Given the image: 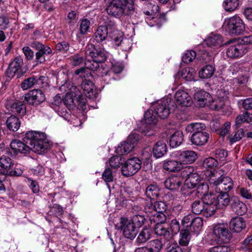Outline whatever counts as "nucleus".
<instances>
[{
    "mask_svg": "<svg viewBox=\"0 0 252 252\" xmlns=\"http://www.w3.org/2000/svg\"><path fill=\"white\" fill-rule=\"evenodd\" d=\"M24 142L18 140H13L10 143L11 151L9 153L13 156L18 153L28 154L31 150L38 154H41L50 148L51 143L48 141L45 133L30 131L25 135Z\"/></svg>",
    "mask_w": 252,
    "mask_h": 252,
    "instance_id": "f257e3e1",
    "label": "nucleus"
},
{
    "mask_svg": "<svg viewBox=\"0 0 252 252\" xmlns=\"http://www.w3.org/2000/svg\"><path fill=\"white\" fill-rule=\"evenodd\" d=\"M134 0H112L107 7V12L116 18L126 15L129 17L132 24H137L140 21L141 12L134 5Z\"/></svg>",
    "mask_w": 252,
    "mask_h": 252,
    "instance_id": "f03ea898",
    "label": "nucleus"
},
{
    "mask_svg": "<svg viewBox=\"0 0 252 252\" xmlns=\"http://www.w3.org/2000/svg\"><path fill=\"white\" fill-rule=\"evenodd\" d=\"M86 58L90 57L92 60H89L85 62L87 68L81 67L75 70V74L79 75L81 77L85 78L90 74L88 69L92 70L97 69L99 65V63L104 62L108 56L107 52L103 49L97 48L93 44H88L85 49Z\"/></svg>",
    "mask_w": 252,
    "mask_h": 252,
    "instance_id": "7ed1b4c3",
    "label": "nucleus"
},
{
    "mask_svg": "<svg viewBox=\"0 0 252 252\" xmlns=\"http://www.w3.org/2000/svg\"><path fill=\"white\" fill-rule=\"evenodd\" d=\"M63 76V81H61L63 83L64 81L65 82L60 87V90L62 91L66 92L63 101L66 106H70L73 103L74 100H76L80 106L83 108L85 106L86 103V99L82 94L79 89L77 87L70 84V82H67L66 79L67 76L65 72V70L60 71L58 74L57 80L58 81H61L60 78Z\"/></svg>",
    "mask_w": 252,
    "mask_h": 252,
    "instance_id": "20e7f679",
    "label": "nucleus"
},
{
    "mask_svg": "<svg viewBox=\"0 0 252 252\" xmlns=\"http://www.w3.org/2000/svg\"><path fill=\"white\" fill-rule=\"evenodd\" d=\"M206 179L216 192H227L233 187L232 180L228 177H223L221 172L218 170H207Z\"/></svg>",
    "mask_w": 252,
    "mask_h": 252,
    "instance_id": "39448f33",
    "label": "nucleus"
},
{
    "mask_svg": "<svg viewBox=\"0 0 252 252\" xmlns=\"http://www.w3.org/2000/svg\"><path fill=\"white\" fill-rule=\"evenodd\" d=\"M144 222V218L141 216H135L132 220L126 218H121L119 222L115 224V228L118 230H123L124 236L130 239L135 238L137 230V227H140Z\"/></svg>",
    "mask_w": 252,
    "mask_h": 252,
    "instance_id": "423d86ee",
    "label": "nucleus"
},
{
    "mask_svg": "<svg viewBox=\"0 0 252 252\" xmlns=\"http://www.w3.org/2000/svg\"><path fill=\"white\" fill-rule=\"evenodd\" d=\"M222 28L228 34L239 35L245 31V24L243 20L237 16H234L225 19Z\"/></svg>",
    "mask_w": 252,
    "mask_h": 252,
    "instance_id": "0eeeda50",
    "label": "nucleus"
},
{
    "mask_svg": "<svg viewBox=\"0 0 252 252\" xmlns=\"http://www.w3.org/2000/svg\"><path fill=\"white\" fill-rule=\"evenodd\" d=\"M172 102L170 98H163L154 105V113L161 119L166 118L170 114V103Z\"/></svg>",
    "mask_w": 252,
    "mask_h": 252,
    "instance_id": "6e6552de",
    "label": "nucleus"
},
{
    "mask_svg": "<svg viewBox=\"0 0 252 252\" xmlns=\"http://www.w3.org/2000/svg\"><path fill=\"white\" fill-rule=\"evenodd\" d=\"M154 111L152 110H148L144 114V122L140 127V130L145 135L150 136L153 134V133L149 132L153 129L157 124V119L154 115Z\"/></svg>",
    "mask_w": 252,
    "mask_h": 252,
    "instance_id": "1a4fd4ad",
    "label": "nucleus"
},
{
    "mask_svg": "<svg viewBox=\"0 0 252 252\" xmlns=\"http://www.w3.org/2000/svg\"><path fill=\"white\" fill-rule=\"evenodd\" d=\"M138 139L139 136L137 134L131 133L128 136L126 141L121 143L116 148V153L119 155L129 153L133 149Z\"/></svg>",
    "mask_w": 252,
    "mask_h": 252,
    "instance_id": "9d476101",
    "label": "nucleus"
},
{
    "mask_svg": "<svg viewBox=\"0 0 252 252\" xmlns=\"http://www.w3.org/2000/svg\"><path fill=\"white\" fill-rule=\"evenodd\" d=\"M141 161L134 157L126 160L122 167V173L125 176H131L136 173L141 168Z\"/></svg>",
    "mask_w": 252,
    "mask_h": 252,
    "instance_id": "9b49d317",
    "label": "nucleus"
},
{
    "mask_svg": "<svg viewBox=\"0 0 252 252\" xmlns=\"http://www.w3.org/2000/svg\"><path fill=\"white\" fill-rule=\"evenodd\" d=\"M213 234L217 243H227L230 240V234L226 226L224 224H218L214 226Z\"/></svg>",
    "mask_w": 252,
    "mask_h": 252,
    "instance_id": "f8f14e48",
    "label": "nucleus"
},
{
    "mask_svg": "<svg viewBox=\"0 0 252 252\" xmlns=\"http://www.w3.org/2000/svg\"><path fill=\"white\" fill-rule=\"evenodd\" d=\"M204 209L203 215L206 217H210L214 215L216 210L218 208L215 203V195L210 193L205 195L203 198Z\"/></svg>",
    "mask_w": 252,
    "mask_h": 252,
    "instance_id": "ddd939ff",
    "label": "nucleus"
},
{
    "mask_svg": "<svg viewBox=\"0 0 252 252\" xmlns=\"http://www.w3.org/2000/svg\"><path fill=\"white\" fill-rule=\"evenodd\" d=\"M25 100L30 104L38 105L44 101L45 97L40 90L34 89L25 94Z\"/></svg>",
    "mask_w": 252,
    "mask_h": 252,
    "instance_id": "4468645a",
    "label": "nucleus"
},
{
    "mask_svg": "<svg viewBox=\"0 0 252 252\" xmlns=\"http://www.w3.org/2000/svg\"><path fill=\"white\" fill-rule=\"evenodd\" d=\"M175 156L183 166L193 163L197 158L196 153L191 150L177 152Z\"/></svg>",
    "mask_w": 252,
    "mask_h": 252,
    "instance_id": "2eb2a0df",
    "label": "nucleus"
},
{
    "mask_svg": "<svg viewBox=\"0 0 252 252\" xmlns=\"http://www.w3.org/2000/svg\"><path fill=\"white\" fill-rule=\"evenodd\" d=\"M46 81V78L44 76L37 77L34 76L29 77L25 79L21 84V88L24 90H28L32 87H43Z\"/></svg>",
    "mask_w": 252,
    "mask_h": 252,
    "instance_id": "dca6fc26",
    "label": "nucleus"
},
{
    "mask_svg": "<svg viewBox=\"0 0 252 252\" xmlns=\"http://www.w3.org/2000/svg\"><path fill=\"white\" fill-rule=\"evenodd\" d=\"M248 50L245 45L237 43L229 46L226 51V54L229 58H237L241 57Z\"/></svg>",
    "mask_w": 252,
    "mask_h": 252,
    "instance_id": "f3484780",
    "label": "nucleus"
},
{
    "mask_svg": "<svg viewBox=\"0 0 252 252\" xmlns=\"http://www.w3.org/2000/svg\"><path fill=\"white\" fill-rule=\"evenodd\" d=\"M123 33L118 30H114L112 32L109 33V37L111 39L112 43L113 45L116 47L121 46V48L123 50L126 51L129 48V47H124V44H129L128 39L125 38L124 39Z\"/></svg>",
    "mask_w": 252,
    "mask_h": 252,
    "instance_id": "a211bd4d",
    "label": "nucleus"
},
{
    "mask_svg": "<svg viewBox=\"0 0 252 252\" xmlns=\"http://www.w3.org/2000/svg\"><path fill=\"white\" fill-rule=\"evenodd\" d=\"M177 105L181 106L189 107L192 104V100L189 94L182 90H178L175 94Z\"/></svg>",
    "mask_w": 252,
    "mask_h": 252,
    "instance_id": "6ab92c4d",
    "label": "nucleus"
},
{
    "mask_svg": "<svg viewBox=\"0 0 252 252\" xmlns=\"http://www.w3.org/2000/svg\"><path fill=\"white\" fill-rule=\"evenodd\" d=\"M23 64V59L21 56L16 57L10 63L6 70V75L8 77H13L16 72L20 70Z\"/></svg>",
    "mask_w": 252,
    "mask_h": 252,
    "instance_id": "aec40b11",
    "label": "nucleus"
},
{
    "mask_svg": "<svg viewBox=\"0 0 252 252\" xmlns=\"http://www.w3.org/2000/svg\"><path fill=\"white\" fill-rule=\"evenodd\" d=\"M194 99L197 101L198 105L201 107L209 106L212 100V96L207 92L203 90L197 91L194 94Z\"/></svg>",
    "mask_w": 252,
    "mask_h": 252,
    "instance_id": "412c9836",
    "label": "nucleus"
},
{
    "mask_svg": "<svg viewBox=\"0 0 252 252\" xmlns=\"http://www.w3.org/2000/svg\"><path fill=\"white\" fill-rule=\"evenodd\" d=\"M81 88L83 90L84 94L87 97L90 98L95 97L96 91L94 84L90 80L85 79L82 82Z\"/></svg>",
    "mask_w": 252,
    "mask_h": 252,
    "instance_id": "4be33fe9",
    "label": "nucleus"
},
{
    "mask_svg": "<svg viewBox=\"0 0 252 252\" xmlns=\"http://www.w3.org/2000/svg\"><path fill=\"white\" fill-rule=\"evenodd\" d=\"M154 231L157 235L163 236L166 240H169L172 237V234L169 230L167 223L155 224Z\"/></svg>",
    "mask_w": 252,
    "mask_h": 252,
    "instance_id": "5701e85b",
    "label": "nucleus"
},
{
    "mask_svg": "<svg viewBox=\"0 0 252 252\" xmlns=\"http://www.w3.org/2000/svg\"><path fill=\"white\" fill-rule=\"evenodd\" d=\"M209 134L208 132L193 133L191 137L192 144L202 146L205 145L208 141Z\"/></svg>",
    "mask_w": 252,
    "mask_h": 252,
    "instance_id": "b1692460",
    "label": "nucleus"
},
{
    "mask_svg": "<svg viewBox=\"0 0 252 252\" xmlns=\"http://www.w3.org/2000/svg\"><path fill=\"white\" fill-rule=\"evenodd\" d=\"M13 165V161L8 156L3 155L0 157V170L3 175H6Z\"/></svg>",
    "mask_w": 252,
    "mask_h": 252,
    "instance_id": "393cba45",
    "label": "nucleus"
},
{
    "mask_svg": "<svg viewBox=\"0 0 252 252\" xmlns=\"http://www.w3.org/2000/svg\"><path fill=\"white\" fill-rule=\"evenodd\" d=\"M229 226L234 232H239L245 227L246 223L242 218L236 217L231 220Z\"/></svg>",
    "mask_w": 252,
    "mask_h": 252,
    "instance_id": "a878e982",
    "label": "nucleus"
},
{
    "mask_svg": "<svg viewBox=\"0 0 252 252\" xmlns=\"http://www.w3.org/2000/svg\"><path fill=\"white\" fill-rule=\"evenodd\" d=\"M108 35V32L106 27L100 26L97 27L94 34V39L96 42L101 43L105 41Z\"/></svg>",
    "mask_w": 252,
    "mask_h": 252,
    "instance_id": "bb28decb",
    "label": "nucleus"
},
{
    "mask_svg": "<svg viewBox=\"0 0 252 252\" xmlns=\"http://www.w3.org/2000/svg\"><path fill=\"white\" fill-rule=\"evenodd\" d=\"M167 152V146L162 141H158L153 149V156L156 158H160Z\"/></svg>",
    "mask_w": 252,
    "mask_h": 252,
    "instance_id": "cd10ccee",
    "label": "nucleus"
},
{
    "mask_svg": "<svg viewBox=\"0 0 252 252\" xmlns=\"http://www.w3.org/2000/svg\"><path fill=\"white\" fill-rule=\"evenodd\" d=\"M181 184V178L177 176H170L164 181L165 188L170 190H174L178 189Z\"/></svg>",
    "mask_w": 252,
    "mask_h": 252,
    "instance_id": "c85d7f7f",
    "label": "nucleus"
},
{
    "mask_svg": "<svg viewBox=\"0 0 252 252\" xmlns=\"http://www.w3.org/2000/svg\"><path fill=\"white\" fill-rule=\"evenodd\" d=\"M219 193L217 197L215 196V203L218 206V209H223L229 203V196L227 192Z\"/></svg>",
    "mask_w": 252,
    "mask_h": 252,
    "instance_id": "c756f323",
    "label": "nucleus"
},
{
    "mask_svg": "<svg viewBox=\"0 0 252 252\" xmlns=\"http://www.w3.org/2000/svg\"><path fill=\"white\" fill-rule=\"evenodd\" d=\"M145 194L147 197L152 200H155L159 195V189L156 184L148 185L145 189Z\"/></svg>",
    "mask_w": 252,
    "mask_h": 252,
    "instance_id": "7c9ffc66",
    "label": "nucleus"
},
{
    "mask_svg": "<svg viewBox=\"0 0 252 252\" xmlns=\"http://www.w3.org/2000/svg\"><path fill=\"white\" fill-rule=\"evenodd\" d=\"M163 168L169 172L178 171L182 169L183 166L181 165L179 160H167L164 161L163 165Z\"/></svg>",
    "mask_w": 252,
    "mask_h": 252,
    "instance_id": "2f4dec72",
    "label": "nucleus"
},
{
    "mask_svg": "<svg viewBox=\"0 0 252 252\" xmlns=\"http://www.w3.org/2000/svg\"><path fill=\"white\" fill-rule=\"evenodd\" d=\"M215 68L212 65H207L202 67L198 72L199 77L201 79H208L213 76Z\"/></svg>",
    "mask_w": 252,
    "mask_h": 252,
    "instance_id": "473e14b6",
    "label": "nucleus"
},
{
    "mask_svg": "<svg viewBox=\"0 0 252 252\" xmlns=\"http://www.w3.org/2000/svg\"><path fill=\"white\" fill-rule=\"evenodd\" d=\"M200 181L199 175L194 172L188 177L185 180L184 187L189 189H193L195 188Z\"/></svg>",
    "mask_w": 252,
    "mask_h": 252,
    "instance_id": "72a5a7b5",
    "label": "nucleus"
},
{
    "mask_svg": "<svg viewBox=\"0 0 252 252\" xmlns=\"http://www.w3.org/2000/svg\"><path fill=\"white\" fill-rule=\"evenodd\" d=\"M222 43V38L220 34L211 33L206 40V43L208 46H220Z\"/></svg>",
    "mask_w": 252,
    "mask_h": 252,
    "instance_id": "f704fd0d",
    "label": "nucleus"
},
{
    "mask_svg": "<svg viewBox=\"0 0 252 252\" xmlns=\"http://www.w3.org/2000/svg\"><path fill=\"white\" fill-rule=\"evenodd\" d=\"M204 124L199 123H191L186 127V130L190 133H201L206 132Z\"/></svg>",
    "mask_w": 252,
    "mask_h": 252,
    "instance_id": "c9c22d12",
    "label": "nucleus"
},
{
    "mask_svg": "<svg viewBox=\"0 0 252 252\" xmlns=\"http://www.w3.org/2000/svg\"><path fill=\"white\" fill-rule=\"evenodd\" d=\"M183 139V133L181 131H177L170 137V146L172 148H176L181 144Z\"/></svg>",
    "mask_w": 252,
    "mask_h": 252,
    "instance_id": "e433bc0d",
    "label": "nucleus"
},
{
    "mask_svg": "<svg viewBox=\"0 0 252 252\" xmlns=\"http://www.w3.org/2000/svg\"><path fill=\"white\" fill-rule=\"evenodd\" d=\"M6 126L10 130L16 131L20 126L19 119L16 116H11L7 119Z\"/></svg>",
    "mask_w": 252,
    "mask_h": 252,
    "instance_id": "4c0bfd02",
    "label": "nucleus"
},
{
    "mask_svg": "<svg viewBox=\"0 0 252 252\" xmlns=\"http://www.w3.org/2000/svg\"><path fill=\"white\" fill-rule=\"evenodd\" d=\"M232 208L233 210L239 216L244 215L247 211V207L245 204L238 200H235L233 202Z\"/></svg>",
    "mask_w": 252,
    "mask_h": 252,
    "instance_id": "58836bf2",
    "label": "nucleus"
},
{
    "mask_svg": "<svg viewBox=\"0 0 252 252\" xmlns=\"http://www.w3.org/2000/svg\"><path fill=\"white\" fill-rule=\"evenodd\" d=\"M180 236V238L179 240L180 245L183 246H187L191 238L190 230L189 228L181 229Z\"/></svg>",
    "mask_w": 252,
    "mask_h": 252,
    "instance_id": "ea45409f",
    "label": "nucleus"
},
{
    "mask_svg": "<svg viewBox=\"0 0 252 252\" xmlns=\"http://www.w3.org/2000/svg\"><path fill=\"white\" fill-rule=\"evenodd\" d=\"M195 70L193 68L190 67H187L183 68L181 72L182 77L186 79L188 81L195 79Z\"/></svg>",
    "mask_w": 252,
    "mask_h": 252,
    "instance_id": "a19ab883",
    "label": "nucleus"
},
{
    "mask_svg": "<svg viewBox=\"0 0 252 252\" xmlns=\"http://www.w3.org/2000/svg\"><path fill=\"white\" fill-rule=\"evenodd\" d=\"M163 244L161 240L155 239L148 242L146 247H148L151 252H159Z\"/></svg>",
    "mask_w": 252,
    "mask_h": 252,
    "instance_id": "79ce46f5",
    "label": "nucleus"
},
{
    "mask_svg": "<svg viewBox=\"0 0 252 252\" xmlns=\"http://www.w3.org/2000/svg\"><path fill=\"white\" fill-rule=\"evenodd\" d=\"M11 110L15 113L23 115L26 113V106L24 103L18 101L12 104L11 106Z\"/></svg>",
    "mask_w": 252,
    "mask_h": 252,
    "instance_id": "37998d69",
    "label": "nucleus"
},
{
    "mask_svg": "<svg viewBox=\"0 0 252 252\" xmlns=\"http://www.w3.org/2000/svg\"><path fill=\"white\" fill-rule=\"evenodd\" d=\"M204 200H197L194 201L191 205V211L196 215L203 214L204 209Z\"/></svg>",
    "mask_w": 252,
    "mask_h": 252,
    "instance_id": "c03bdc74",
    "label": "nucleus"
},
{
    "mask_svg": "<svg viewBox=\"0 0 252 252\" xmlns=\"http://www.w3.org/2000/svg\"><path fill=\"white\" fill-rule=\"evenodd\" d=\"M151 235V230L149 228L144 229L138 235L136 241L138 243H144L150 239Z\"/></svg>",
    "mask_w": 252,
    "mask_h": 252,
    "instance_id": "a18cd8bd",
    "label": "nucleus"
},
{
    "mask_svg": "<svg viewBox=\"0 0 252 252\" xmlns=\"http://www.w3.org/2000/svg\"><path fill=\"white\" fill-rule=\"evenodd\" d=\"M225 101L218 99L217 97L215 100L213 99L212 98V100L209 103V106H210L212 109L219 110L223 108L225 104Z\"/></svg>",
    "mask_w": 252,
    "mask_h": 252,
    "instance_id": "49530a36",
    "label": "nucleus"
},
{
    "mask_svg": "<svg viewBox=\"0 0 252 252\" xmlns=\"http://www.w3.org/2000/svg\"><path fill=\"white\" fill-rule=\"evenodd\" d=\"M238 0H226L223 3L224 9L228 11L234 10L238 7Z\"/></svg>",
    "mask_w": 252,
    "mask_h": 252,
    "instance_id": "de8ad7c7",
    "label": "nucleus"
},
{
    "mask_svg": "<svg viewBox=\"0 0 252 252\" xmlns=\"http://www.w3.org/2000/svg\"><path fill=\"white\" fill-rule=\"evenodd\" d=\"M102 178L109 189L110 186L108 183L113 180V175L111 169L109 168H106L102 174Z\"/></svg>",
    "mask_w": 252,
    "mask_h": 252,
    "instance_id": "09e8293b",
    "label": "nucleus"
},
{
    "mask_svg": "<svg viewBox=\"0 0 252 252\" xmlns=\"http://www.w3.org/2000/svg\"><path fill=\"white\" fill-rule=\"evenodd\" d=\"M190 224L191 226L190 227V230L193 231H197V229L201 227L203 225V220L202 218L200 217H196L194 218V217L193 216Z\"/></svg>",
    "mask_w": 252,
    "mask_h": 252,
    "instance_id": "8fccbe9b",
    "label": "nucleus"
},
{
    "mask_svg": "<svg viewBox=\"0 0 252 252\" xmlns=\"http://www.w3.org/2000/svg\"><path fill=\"white\" fill-rule=\"evenodd\" d=\"M90 26V21L87 19H83L80 21V33L84 35L89 31Z\"/></svg>",
    "mask_w": 252,
    "mask_h": 252,
    "instance_id": "3c124183",
    "label": "nucleus"
},
{
    "mask_svg": "<svg viewBox=\"0 0 252 252\" xmlns=\"http://www.w3.org/2000/svg\"><path fill=\"white\" fill-rule=\"evenodd\" d=\"M196 56V52L193 50L187 51L182 57V61L186 63H190L195 59Z\"/></svg>",
    "mask_w": 252,
    "mask_h": 252,
    "instance_id": "603ef678",
    "label": "nucleus"
},
{
    "mask_svg": "<svg viewBox=\"0 0 252 252\" xmlns=\"http://www.w3.org/2000/svg\"><path fill=\"white\" fill-rule=\"evenodd\" d=\"M152 220L157 224H165L166 216L164 213H154Z\"/></svg>",
    "mask_w": 252,
    "mask_h": 252,
    "instance_id": "864d4df0",
    "label": "nucleus"
},
{
    "mask_svg": "<svg viewBox=\"0 0 252 252\" xmlns=\"http://www.w3.org/2000/svg\"><path fill=\"white\" fill-rule=\"evenodd\" d=\"M197 192L200 195H202L204 197L205 195L210 194H208L209 186L207 183L203 182L200 184L197 187Z\"/></svg>",
    "mask_w": 252,
    "mask_h": 252,
    "instance_id": "5fc2aeb1",
    "label": "nucleus"
},
{
    "mask_svg": "<svg viewBox=\"0 0 252 252\" xmlns=\"http://www.w3.org/2000/svg\"><path fill=\"white\" fill-rule=\"evenodd\" d=\"M25 182L29 185L33 193H36L39 192V187L37 182L35 180H33L31 178H27L25 180Z\"/></svg>",
    "mask_w": 252,
    "mask_h": 252,
    "instance_id": "6e6d98bb",
    "label": "nucleus"
},
{
    "mask_svg": "<svg viewBox=\"0 0 252 252\" xmlns=\"http://www.w3.org/2000/svg\"><path fill=\"white\" fill-rule=\"evenodd\" d=\"M232 81L233 85L235 87H237L241 85L246 84L248 81V77L247 76L242 74L238 76L237 78H234L232 79Z\"/></svg>",
    "mask_w": 252,
    "mask_h": 252,
    "instance_id": "4d7b16f0",
    "label": "nucleus"
},
{
    "mask_svg": "<svg viewBox=\"0 0 252 252\" xmlns=\"http://www.w3.org/2000/svg\"><path fill=\"white\" fill-rule=\"evenodd\" d=\"M154 203L155 213H164L167 208L165 203L162 201H155Z\"/></svg>",
    "mask_w": 252,
    "mask_h": 252,
    "instance_id": "13d9d810",
    "label": "nucleus"
},
{
    "mask_svg": "<svg viewBox=\"0 0 252 252\" xmlns=\"http://www.w3.org/2000/svg\"><path fill=\"white\" fill-rule=\"evenodd\" d=\"M24 168L20 165H16L15 168L12 169H10L6 175L10 176H21L23 173Z\"/></svg>",
    "mask_w": 252,
    "mask_h": 252,
    "instance_id": "bf43d9fd",
    "label": "nucleus"
},
{
    "mask_svg": "<svg viewBox=\"0 0 252 252\" xmlns=\"http://www.w3.org/2000/svg\"><path fill=\"white\" fill-rule=\"evenodd\" d=\"M122 158L120 156H115L111 157L109 159V164L113 168H118L122 163Z\"/></svg>",
    "mask_w": 252,
    "mask_h": 252,
    "instance_id": "052dcab7",
    "label": "nucleus"
},
{
    "mask_svg": "<svg viewBox=\"0 0 252 252\" xmlns=\"http://www.w3.org/2000/svg\"><path fill=\"white\" fill-rule=\"evenodd\" d=\"M69 44L66 41L58 43L56 45V50L62 53H66L69 50Z\"/></svg>",
    "mask_w": 252,
    "mask_h": 252,
    "instance_id": "680f3d73",
    "label": "nucleus"
},
{
    "mask_svg": "<svg viewBox=\"0 0 252 252\" xmlns=\"http://www.w3.org/2000/svg\"><path fill=\"white\" fill-rule=\"evenodd\" d=\"M250 116L248 113H245L242 115L238 116L235 120V124L237 126H239L242 123L247 122V123H251V121L249 120V117Z\"/></svg>",
    "mask_w": 252,
    "mask_h": 252,
    "instance_id": "e2e57ef3",
    "label": "nucleus"
},
{
    "mask_svg": "<svg viewBox=\"0 0 252 252\" xmlns=\"http://www.w3.org/2000/svg\"><path fill=\"white\" fill-rule=\"evenodd\" d=\"M218 164L217 159L212 157L206 158L203 162V165L206 168H213Z\"/></svg>",
    "mask_w": 252,
    "mask_h": 252,
    "instance_id": "0e129e2a",
    "label": "nucleus"
},
{
    "mask_svg": "<svg viewBox=\"0 0 252 252\" xmlns=\"http://www.w3.org/2000/svg\"><path fill=\"white\" fill-rule=\"evenodd\" d=\"M230 248L226 245H219L213 247L209 250V252H229Z\"/></svg>",
    "mask_w": 252,
    "mask_h": 252,
    "instance_id": "69168bd1",
    "label": "nucleus"
},
{
    "mask_svg": "<svg viewBox=\"0 0 252 252\" xmlns=\"http://www.w3.org/2000/svg\"><path fill=\"white\" fill-rule=\"evenodd\" d=\"M244 135V132L243 129H240L237 130L234 135H231L229 137L230 141L231 143H234L239 141Z\"/></svg>",
    "mask_w": 252,
    "mask_h": 252,
    "instance_id": "338daca9",
    "label": "nucleus"
},
{
    "mask_svg": "<svg viewBox=\"0 0 252 252\" xmlns=\"http://www.w3.org/2000/svg\"><path fill=\"white\" fill-rule=\"evenodd\" d=\"M193 216L191 214H188L185 216L182 220V225L184 227H186V228H189V227H190Z\"/></svg>",
    "mask_w": 252,
    "mask_h": 252,
    "instance_id": "774afa93",
    "label": "nucleus"
}]
</instances>
